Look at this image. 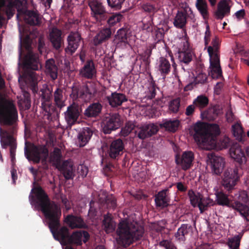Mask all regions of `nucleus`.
Here are the masks:
<instances>
[{
	"instance_id": "obj_35",
	"label": "nucleus",
	"mask_w": 249,
	"mask_h": 249,
	"mask_svg": "<svg viewBox=\"0 0 249 249\" xmlns=\"http://www.w3.org/2000/svg\"><path fill=\"white\" fill-rule=\"evenodd\" d=\"M171 68L170 63L167 58L164 57H160L159 58L158 69L161 76L164 78L170 73Z\"/></svg>"
},
{
	"instance_id": "obj_5",
	"label": "nucleus",
	"mask_w": 249,
	"mask_h": 249,
	"mask_svg": "<svg viewBox=\"0 0 249 249\" xmlns=\"http://www.w3.org/2000/svg\"><path fill=\"white\" fill-rule=\"evenodd\" d=\"M24 153L26 158L35 163H39L41 161L42 164H45L49 157L48 149L44 144L33 145L31 150L26 146Z\"/></svg>"
},
{
	"instance_id": "obj_31",
	"label": "nucleus",
	"mask_w": 249,
	"mask_h": 249,
	"mask_svg": "<svg viewBox=\"0 0 249 249\" xmlns=\"http://www.w3.org/2000/svg\"><path fill=\"white\" fill-rule=\"evenodd\" d=\"M46 72L51 78L54 80L58 77V67L55 64L54 59H48L45 63Z\"/></svg>"
},
{
	"instance_id": "obj_55",
	"label": "nucleus",
	"mask_w": 249,
	"mask_h": 249,
	"mask_svg": "<svg viewBox=\"0 0 249 249\" xmlns=\"http://www.w3.org/2000/svg\"><path fill=\"white\" fill-rule=\"evenodd\" d=\"M180 106V100L179 98H176L170 101L169 108L173 113H177L178 111Z\"/></svg>"
},
{
	"instance_id": "obj_10",
	"label": "nucleus",
	"mask_w": 249,
	"mask_h": 249,
	"mask_svg": "<svg viewBox=\"0 0 249 249\" xmlns=\"http://www.w3.org/2000/svg\"><path fill=\"white\" fill-rule=\"evenodd\" d=\"M95 93V89H89L87 85L74 84L71 88V96L73 99L78 98L86 99L92 97Z\"/></svg>"
},
{
	"instance_id": "obj_63",
	"label": "nucleus",
	"mask_w": 249,
	"mask_h": 249,
	"mask_svg": "<svg viewBox=\"0 0 249 249\" xmlns=\"http://www.w3.org/2000/svg\"><path fill=\"white\" fill-rule=\"evenodd\" d=\"M211 33L209 25L207 24L206 27V31L204 36V43L205 46L208 45L211 40Z\"/></svg>"
},
{
	"instance_id": "obj_43",
	"label": "nucleus",
	"mask_w": 249,
	"mask_h": 249,
	"mask_svg": "<svg viewBox=\"0 0 249 249\" xmlns=\"http://www.w3.org/2000/svg\"><path fill=\"white\" fill-rule=\"evenodd\" d=\"M179 125V121L178 120L165 121L160 124L161 127H164L167 130L175 132Z\"/></svg>"
},
{
	"instance_id": "obj_1",
	"label": "nucleus",
	"mask_w": 249,
	"mask_h": 249,
	"mask_svg": "<svg viewBox=\"0 0 249 249\" xmlns=\"http://www.w3.org/2000/svg\"><path fill=\"white\" fill-rule=\"evenodd\" d=\"M31 193H34L35 195H29L30 201L34 202L43 213L54 239L60 241L62 245H66L70 234L69 230L65 226L59 228L61 216L60 207L50 199L48 195L40 186L32 189Z\"/></svg>"
},
{
	"instance_id": "obj_14",
	"label": "nucleus",
	"mask_w": 249,
	"mask_h": 249,
	"mask_svg": "<svg viewBox=\"0 0 249 249\" xmlns=\"http://www.w3.org/2000/svg\"><path fill=\"white\" fill-rule=\"evenodd\" d=\"M80 115L79 107L73 103L67 107L64 112V118L69 126H71L77 122Z\"/></svg>"
},
{
	"instance_id": "obj_51",
	"label": "nucleus",
	"mask_w": 249,
	"mask_h": 249,
	"mask_svg": "<svg viewBox=\"0 0 249 249\" xmlns=\"http://www.w3.org/2000/svg\"><path fill=\"white\" fill-rule=\"evenodd\" d=\"M241 236L239 234L234 236L233 237L229 238L228 240V246L230 249H239Z\"/></svg>"
},
{
	"instance_id": "obj_22",
	"label": "nucleus",
	"mask_w": 249,
	"mask_h": 249,
	"mask_svg": "<svg viewBox=\"0 0 249 249\" xmlns=\"http://www.w3.org/2000/svg\"><path fill=\"white\" fill-rule=\"evenodd\" d=\"M129 33V29L127 27H123L117 31L114 39V43L117 47L125 45L128 43L127 38Z\"/></svg>"
},
{
	"instance_id": "obj_46",
	"label": "nucleus",
	"mask_w": 249,
	"mask_h": 249,
	"mask_svg": "<svg viewBox=\"0 0 249 249\" xmlns=\"http://www.w3.org/2000/svg\"><path fill=\"white\" fill-rule=\"evenodd\" d=\"M202 196L199 193L196 194L192 189L189 190L188 192V196L190 199V203L194 207L198 206Z\"/></svg>"
},
{
	"instance_id": "obj_36",
	"label": "nucleus",
	"mask_w": 249,
	"mask_h": 249,
	"mask_svg": "<svg viewBox=\"0 0 249 249\" xmlns=\"http://www.w3.org/2000/svg\"><path fill=\"white\" fill-rule=\"evenodd\" d=\"M89 5L94 16H101L106 13L105 7L102 3L98 0H89Z\"/></svg>"
},
{
	"instance_id": "obj_11",
	"label": "nucleus",
	"mask_w": 249,
	"mask_h": 249,
	"mask_svg": "<svg viewBox=\"0 0 249 249\" xmlns=\"http://www.w3.org/2000/svg\"><path fill=\"white\" fill-rule=\"evenodd\" d=\"M121 125L120 116L117 114L106 116L102 122L103 131L105 134H110L112 131L119 128Z\"/></svg>"
},
{
	"instance_id": "obj_24",
	"label": "nucleus",
	"mask_w": 249,
	"mask_h": 249,
	"mask_svg": "<svg viewBox=\"0 0 249 249\" xmlns=\"http://www.w3.org/2000/svg\"><path fill=\"white\" fill-rule=\"evenodd\" d=\"M233 4L231 0H220L217 3L216 16H227L231 14Z\"/></svg>"
},
{
	"instance_id": "obj_4",
	"label": "nucleus",
	"mask_w": 249,
	"mask_h": 249,
	"mask_svg": "<svg viewBox=\"0 0 249 249\" xmlns=\"http://www.w3.org/2000/svg\"><path fill=\"white\" fill-rule=\"evenodd\" d=\"M194 131L195 140L202 144L209 143L213 139V136H217L220 133L219 126L215 124H211L209 130L203 124L197 123L194 126Z\"/></svg>"
},
{
	"instance_id": "obj_20",
	"label": "nucleus",
	"mask_w": 249,
	"mask_h": 249,
	"mask_svg": "<svg viewBox=\"0 0 249 249\" xmlns=\"http://www.w3.org/2000/svg\"><path fill=\"white\" fill-rule=\"evenodd\" d=\"M105 99L112 107H117L128 100L125 94L116 91L112 92L110 96H106Z\"/></svg>"
},
{
	"instance_id": "obj_61",
	"label": "nucleus",
	"mask_w": 249,
	"mask_h": 249,
	"mask_svg": "<svg viewBox=\"0 0 249 249\" xmlns=\"http://www.w3.org/2000/svg\"><path fill=\"white\" fill-rule=\"evenodd\" d=\"M159 245L161 247L165 248L166 249H177L175 245L167 240H163L160 241Z\"/></svg>"
},
{
	"instance_id": "obj_21",
	"label": "nucleus",
	"mask_w": 249,
	"mask_h": 249,
	"mask_svg": "<svg viewBox=\"0 0 249 249\" xmlns=\"http://www.w3.org/2000/svg\"><path fill=\"white\" fill-rule=\"evenodd\" d=\"M178 59L180 63L188 65L192 60V53L189 49L187 42H184L183 48L179 49L178 53Z\"/></svg>"
},
{
	"instance_id": "obj_58",
	"label": "nucleus",
	"mask_w": 249,
	"mask_h": 249,
	"mask_svg": "<svg viewBox=\"0 0 249 249\" xmlns=\"http://www.w3.org/2000/svg\"><path fill=\"white\" fill-rule=\"evenodd\" d=\"M25 20L30 25H38L41 22L43 17H24Z\"/></svg>"
},
{
	"instance_id": "obj_53",
	"label": "nucleus",
	"mask_w": 249,
	"mask_h": 249,
	"mask_svg": "<svg viewBox=\"0 0 249 249\" xmlns=\"http://www.w3.org/2000/svg\"><path fill=\"white\" fill-rule=\"evenodd\" d=\"M106 204L108 209L114 210L117 206L116 198L113 195H108L106 196Z\"/></svg>"
},
{
	"instance_id": "obj_56",
	"label": "nucleus",
	"mask_w": 249,
	"mask_h": 249,
	"mask_svg": "<svg viewBox=\"0 0 249 249\" xmlns=\"http://www.w3.org/2000/svg\"><path fill=\"white\" fill-rule=\"evenodd\" d=\"M152 17H144L142 20V23L143 30H147L149 32L152 30V25L153 24Z\"/></svg>"
},
{
	"instance_id": "obj_17",
	"label": "nucleus",
	"mask_w": 249,
	"mask_h": 249,
	"mask_svg": "<svg viewBox=\"0 0 249 249\" xmlns=\"http://www.w3.org/2000/svg\"><path fill=\"white\" fill-rule=\"evenodd\" d=\"M97 71L95 64L91 59L88 60L84 66L79 70V75L88 79H92L96 77Z\"/></svg>"
},
{
	"instance_id": "obj_26",
	"label": "nucleus",
	"mask_w": 249,
	"mask_h": 249,
	"mask_svg": "<svg viewBox=\"0 0 249 249\" xmlns=\"http://www.w3.org/2000/svg\"><path fill=\"white\" fill-rule=\"evenodd\" d=\"M102 107L99 102L93 103L85 110L84 115L87 118H96L101 113Z\"/></svg>"
},
{
	"instance_id": "obj_59",
	"label": "nucleus",
	"mask_w": 249,
	"mask_h": 249,
	"mask_svg": "<svg viewBox=\"0 0 249 249\" xmlns=\"http://www.w3.org/2000/svg\"><path fill=\"white\" fill-rule=\"evenodd\" d=\"M175 26L178 28H183L186 23V17H175L174 21Z\"/></svg>"
},
{
	"instance_id": "obj_42",
	"label": "nucleus",
	"mask_w": 249,
	"mask_h": 249,
	"mask_svg": "<svg viewBox=\"0 0 249 249\" xmlns=\"http://www.w3.org/2000/svg\"><path fill=\"white\" fill-rule=\"evenodd\" d=\"M193 103L196 107H198L200 110H201L208 106L209 99L206 96L200 95L194 99Z\"/></svg>"
},
{
	"instance_id": "obj_32",
	"label": "nucleus",
	"mask_w": 249,
	"mask_h": 249,
	"mask_svg": "<svg viewBox=\"0 0 249 249\" xmlns=\"http://www.w3.org/2000/svg\"><path fill=\"white\" fill-rule=\"evenodd\" d=\"M116 226V223L113 220L111 214L107 213L104 215L103 227L107 233L113 232L115 230Z\"/></svg>"
},
{
	"instance_id": "obj_25",
	"label": "nucleus",
	"mask_w": 249,
	"mask_h": 249,
	"mask_svg": "<svg viewBox=\"0 0 249 249\" xmlns=\"http://www.w3.org/2000/svg\"><path fill=\"white\" fill-rule=\"evenodd\" d=\"M93 135V131L88 127L82 128L78 133L77 138L79 146L84 147L89 142Z\"/></svg>"
},
{
	"instance_id": "obj_16",
	"label": "nucleus",
	"mask_w": 249,
	"mask_h": 249,
	"mask_svg": "<svg viewBox=\"0 0 249 249\" xmlns=\"http://www.w3.org/2000/svg\"><path fill=\"white\" fill-rule=\"evenodd\" d=\"M194 159V155L192 152L185 151L181 157L177 155L175 160L176 163L180 165L183 170H187L192 166Z\"/></svg>"
},
{
	"instance_id": "obj_29",
	"label": "nucleus",
	"mask_w": 249,
	"mask_h": 249,
	"mask_svg": "<svg viewBox=\"0 0 249 249\" xmlns=\"http://www.w3.org/2000/svg\"><path fill=\"white\" fill-rule=\"evenodd\" d=\"M81 40L80 35L77 33L71 34L68 37V46L66 48V51H70L71 53H73L79 45Z\"/></svg>"
},
{
	"instance_id": "obj_15",
	"label": "nucleus",
	"mask_w": 249,
	"mask_h": 249,
	"mask_svg": "<svg viewBox=\"0 0 249 249\" xmlns=\"http://www.w3.org/2000/svg\"><path fill=\"white\" fill-rule=\"evenodd\" d=\"M158 131L159 127L157 125L154 124H148L142 126L135 131L136 135L139 139L144 140L156 134Z\"/></svg>"
},
{
	"instance_id": "obj_8",
	"label": "nucleus",
	"mask_w": 249,
	"mask_h": 249,
	"mask_svg": "<svg viewBox=\"0 0 249 249\" xmlns=\"http://www.w3.org/2000/svg\"><path fill=\"white\" fill-rule=\"evenodd\" d=\"M208 52L210 56V63L209 75L213 79L223 78L222 71L220 65V56L216 54L212 55L213 48L211 46L208 47Z\"/></svg>"
},
{
	"instance_id": "obj_45",
	"label": "nucleus",
	"mask_w": 249,
	"mask_h": 249,
	"mask_svg": "<svg viewBox=\"0 0 249 249\" xmlns=\"http://www.w3.org/2000/svg\"><path fill=\"white\" fill-rule=\"evenodd\" d=\"M214 204L213 200L209 197L204 198L202 196L199 204L197 206L200 213H203L205 211L207 210L208 208Z\"/></svg>"
},
{
	"instance_id": "obj_50",
	"label": "nucleus",
	"mask_w": 249,
	"mask_h": 249,
	"mask_svg": "<svg viewBox=\"0 0 249 249\" xmlns=\"http://www.w3.org/2000/svg\"><path fill=\"white\" fill-rule=\"evenodd\" d=\"M196 7L202 16L208 15L207 4L206 0H196Z\"/></svg>"
},
{
	"instance_id": "obj_34",
	"label": "nucleus",
	"mask_w": 249,
	"mask_h": 249,
	"mask_svg": "<svg viewBox=\"0 0 249 249\" xmlns=\"http://www.w3.org/2000/svg\"><path fill=\"white\" fill-rule=\"evenodd\" d=\"M25 82L29 84L30 89L34 93L38 91L37 79L36 73L34 71L28 72L27 74L24 75Z\"/></svg>"
},
{
	"instance_id": "obj_39",
	"label": "nucleus",
	"mask_w": 249,
	"mask_h": 249,
	"mask_svg": "<svg viewBox=\"0 0 249 249\" xmlns=\"http://www.w3.org/2000/svg\"><path fill=\"white\" fill-rule=\"evenodd\" d=\"M63 93V89L59 88H57L53 92L55 105L60 109L65 106Z\"/></svg>"
},
{
	"instance_id": "obj_41",
	"label": "nucleus",
	"mask_w": 249,
	"mask_h": 249,
	"mask_svg": "<svg viewBox=\"0 0 249 249\" xmlns=\"http://www.w3.org/2000/svg\"><path fill=\"white\" fill-rule=\"evenodd\" d=\"M18 103L25 109H29L31 107L30 93L24 90H22V95L18 100Z\"/></svg>"
},
{
	"instance_id": "obj_52",
	"label": "nucleus",
	"mask_w": 249,
	"mask_h": 249,
	"mask_svg": "<svg viewBox=\"0 0 249 249\" xmlns=\"http://www.w3.org/2000/svg\"><path fill=\"white\" fill-rule=\"evenodd\" d=\"M136 125L132 121L127 122L125 126L121 130V135L124 137L127 136L134 129Z\"/></svg>"
},
{
	"instance_id": "obj_38",
	"label": "nucleus",
	"mask_w": 249,
	"mask_h": 249,
	"mask_svg": "<svg viewBox=\"0 0 249 249\" xmlns=\"http://www.w3.org/2000/svg\"><path fill=\"white\" fill-rule=\"evenodd\" d=\"M232 208L239 212L240 214L249 221V207L242 203L235 201L232 204Z\"/></svg>"
},
{
	"instance_id": "obj_44",
	"label": "nucleus",
	"mask_w": 249,
	"mask_h": 249,
	"mask_svg": "<svg viewBox=\"0 0 249 249\" xmlns=\"http://www.w3.org/2000/svg\"><path fill=\"white\" fill-rule=\"evenodd\" d=\"M62 158L61 149L57 147H55L50 156L51 161L54 164L56 167L60 165L62 163L61 159Z\"/></svg>"
},
{
	"instance_id": "obj_47",
	"label": "nucleus",
	"mask_w": 249,
	"mask_h": 249,
	"mask_svg": "<svg viewBox=\"0 0 249 249\" xmlns=\"http://www.w3.org/2000/svg\"><path fill=\"white\" fill-rule=\"evenodd\" d=\"M148 90L146 91L147 98L152 99L154 98L156 94V84L152 76L148 80Z\"/></svg>"
},
{
	"instance_id": "obj_33",
	"label": "nucleus",
	"mask_w": 249,
	"mask_h": 249,
	"mask_svg": "<svg viewBox=\"0 0 249 249\" xmlns=\"http://www.w3.org/2000/svg\"><path fill=\"white\" fill-rule=\"evenodd\" d=\"M111 34V31L109 28H106L101 30L93 38L94 45L97 46L108 39L110 37Z\"/></svg>"
},
{
	"instance_id": "obj_12",
	"label": "nucleus",
	"mask_w": 249,
	"mask_h": 249,
	"mask_svg": "<svg viewBox=\"0 0 249 249\" xmlns=\"http://www.w3.org/2000/svg\"><path fill=\"white\" fill-rule=\"evenodd\" d=\"M124 145L120 139L113 140L110 143L107 151L108 157L112 160H118L124 153Z\"/></svg>"
},
{
	"instance_id": "obj_2",
	"label": "nucleus",
	"mask_w": 249,
	"mask_h": 249,
	"mask_svg": "<svg viewBox=\"0 0 249 249\" xmlns=\"http://www.w3.org/2000/svg\"><path fill=\"white\" fill-rule=\"evenodd\" d=\"M18 121V112L13 101L0 93V124L6 126L5 130L0 127V136L16 134Z\"/></svg>"
},
{
	"instance_id": "obj_48",
	"label": "nucleus",
	"mask_w": 249,
	"mask_h": 249,
	"mask_svg": "<svg viewBox=\"0 0 249 249\" xmlns=\"http://www.w3.org/2000/svg\"><path fill=\"white\" fill-rule=\"evenodd\" d=\"M168 30V28L167 26L159 27L155 30L154 33L155 40L157 42L163 40L164 34Z\"/></svg>"
},
{
	"instance_id": "obj_18",
	"label": "nucleus",
	"mask_w": 249,
	"mask_h": 249,
	"mask_svg": "<svg viewBox=\"0 0 249 249\" xmlns=\"http://www.w3.org/2000/svg\"><path fill=\"white\" fill-rule=\"evenodd\" d=\"M230 154L231 158L238 164L237 167H241V165L246 161L245 152L238 144H234L231 146L230 149Z\"/></svg>"
},
{
	"instance_id": "obj_3",
	"label": "nucleus",
	"mask_w": 249,
	"mask_h": 249,
	"mask_svg": "<svg viewBox=\"0 0 249 249\" xmlns=\"http://www.w3.org/2000/svg\"><path fill=\"white\" fill-rule=\"evenodd\" d=\"M144 229L137 222L127 219L121 220L118 225L116 234L119 245L127 248L134 242L140 240L143 236Z\"/></svg>"
},
{
	"instance_id": "obj_49",
	"label": "nucleus",
	"mask_w": 249,
	"mask_h": 249,
	"mask_svg": "<svg viewBox=\"0 0 249 249\" xmlns=\"http://www.w3.org/2000/svg\"><path fill=\"white\" fill-rule=\"evenodd\" d=\"M216 195V201L218 205L221 206H228L229 200L228 196L223 192H217Z\"/></svg>"
},
{
	"instance_id": "obj_23",
	"label": "nucleus",
	"mask_w": 249,
	"mask_h": 249,
	"mask_svg": "<svg viewBox=\"0 0 249 249\" xmlns=\"http://www.w3.org/2000/svg\"><path fill=\"white\" fill-rule=\"evenodd\" d=\"M168 190H162L155 195V202L157 207L164 208L169 206L170 198L167 195Z\"/></svg>"
},
{
	"instance_id": "obj_30",
	"label": "nucleus",
	"mask_w": 249,
	"mask_h": 249,
	"mask_svg": "<svg viewBox=\"0 0 249 249\" xmlns=\"http://www.w3.org/2000/svg\"><path fill=\"white\" fill-rule=\"evenodd\" d=\"M65 221L71 229L85 228L87 227L81 217L68 215L65 218Z\"/></svg>"
},
{
	"instance_id": "obj_40",
	"label": "nucleus",
	"mask_w": 249,
	"mask_h": 249,
	"mask_svg": "<svg viewBox=\"0 0 249 249\" xmlns=\"http://www.w3.org/2000/svg\"><path fill=\"white\" fill-rule=\"evenodd\" d=\"M82 235L81 231H76L73 232L71 235L69 234V236L67 241V244H75L77 245H81Z\"/></svg>"
},
{
	"instance_id": "obj_57",
	"label": "nucleus",
	"mask_w": 249,
	"mask_h": 249,
	"mask_svg": "<svg viewBox=\"0 0 249 249\" xmlns=\"http://www.w3.org/2000/svg\"><path fill=\"white\" fill-rule=\"evenodd\" d=\"M232 132L234 137L241 139L243 133V129L241 125L236 123L232 126Z\"/></svg>"
},
{
	"instance_id": "obj_54",
	"label": "nucleus",
	"mask_w": 249,
	"mask_h": 249,
	"mask_svg": "<svg viewBox=\"0 0 249 249\" xmlns=\"http://www.w3.org/2000/svg\"><path fill=\"white\" fill-rule=\"evenodd\" d=\"M207 79V76L206 74L200 72L196 75L192 84L195 86L199 84H203L206 82Z\"/></svg>"
},
{
	"instance_id": "obj_37",
	"label": "nucleus",
	"mask_w": 249,
	"mask_h": 249,
	"mask_svg": "<svg viewBox=\"0 0 249 249\" xmlns=\"http://www.w3.org/2000/svg\"><path fill=\"white\" fill-rule=\"evenodd\" d=\"M192 228L191 226L187 224H182L175 233V239L179 242L186 240V236L189 233V231Z\"/></svg>"
},
{
	"instance_id": "obj_13",
	"label": "nucleus",
	"mask_w": 249,
	"mask_h": 249,
	"mask_svg": "<svg viewBox=\"0 0 249 249\" xmlns=\"http://www.w3.org/2000/svg\"><path fill=\"white\" fill-rule=\"evenodd\" d=\"M16 134H9L0 136V143L2 148L6 149L7 146L10 147V155L11 160L13 164L16 160V151L17 143L14 136Z\"/></svg>"
},
{
	"instance_id": "obj_7",
	"label": "nucleus",
	"mask_w": 249,
	"mask_h": 249,
	"mask_svg": "<svg viewBox=\"0 0 249 249\" xmlns=\"http://www.w3.org/2000/svg\"><path fill=\"white\" fill-rule=\"evenodd\" d=\"M242 174L241 167H235L226 170L223 175L222 184L228 191L232 190Z\"/></svg>"
},
{
	"instance_id": "obj_9",
	"label": "nucleus",
	"mask_w": 249,
	"mask_h": 249,
	"mask_svg": "<svg viewBox=\"0 0 249 249\" xmlns=\"http://www.w3.org/2000/svg\"><path fill=\"white\" fill-rule=\"evenodd\" d=\"M41 108L48 115L51 116L56 112L55 107L52 104V91L47 87L42 89L39 91Z\"/></svg>"
},
{
	"instance_id": "obj_60",
	"label": "nucleus",
	"mask_w": 249,
	"mask_h": 249,
	"mask_svg": "<svg viewBox=\"0 0 249 249\" xmlns=\"http://www.w3.org/2000/svg\"><path fill=\"white\" fill-rule=\"evenodd\" d=\"M212 46H210L213 48V53L212 55H214L216 54L218 56H219L218 49L219 46V38L217 36H215L214 38L213 39L212 41Z\"/></svg>"
},
{
	"instance_id": "obj_28",
	"label": "nucleus",
	"mask_w": 249,
	"mask_h": 249,
	"mask_svg": "<svg viewBox=\"0 0 249 249\" xmlns=\"http://www.w3.org/2000/svg\"><path fill=\"white\" fill-rule=\"evenodd\" d=\"M211 162L213 172L217 175H220L224 166V159L219 156L212 155Z\"/></svg>"
},
{
	"instance_id": "obj_19",
	"label": "nucleus",
	"mask_w": 249,
	"mask_h": 249,
	"mask_svg": "<svg viewBox=\"0 0 249 249\" xmlns=\"http://www.w3.org/2000/svg\"><path fill=\"white\" fill-rule=\"evenodd\" d=\"M49 38L53 48L58 51H60L64 44L61 31L53 28L50 32Z\"/></svg>"
},
{
	"instance_id": "obj_6",
	"label": "nucleus",
	"mask_w": 249,
	"mask_h": 249,
	"mask_svg": "<svg viewBox=\"0 0 249 249\" xmlns=\"http://www.w3.org/2000/svg\"><path fill=\"white\" fill-rule=\"evenodd\" d=\"M23 44L28 52L23 59V67L27 70H38L40 66L39 56L37 53L32 52L31 40L29 36L25 38Z\"/></svg>"
},
{
	"instance_id": "obj_27",
	"label": "nucleus",
	"mask_w": 249,
	"mask_h": 249,
	"mask_svg": "<svg viewBox=\"0 0 249 249\" xmlns=\"http://www.w3.org/2000/svg\"><path fill=\"white\" fill-rule=\"evenodd\" d=\"M57 168L62 172L66 180L73 179L74 178V174L73 165L68 160L64 161Z\"/></svg>"
},
{
	"instance_id": "obj_62",
	"label": "nucleus",
	"mask_w": 249,
	"mask_h": 249,
	"mask_svg": "<svg viewBox=\"0 0 249 249\" xmlns=\"http://www.w3.org/2000/svg\"><path fill=\"white\" fill-rule=\"evenodd\" d=\"M124 0H107L109 6L112 8H120Z\"/></svg>"
},
{
	"instance_id": "obj_64",
	"label": "nucleus",
	"mask_w": 249,
	"mask_h": 249,
	"mask_svg": "<svg viewBox=\"0 0 249 249\" xmlns=\"http://www.w3.org/2000/svg\"><path fill=\"white\" fill-rule=\"evenodd\" d=\"M123 17H109L107 20V23L110 27L113 26L120 22Z\"/></svg>"
}]
</instances>
